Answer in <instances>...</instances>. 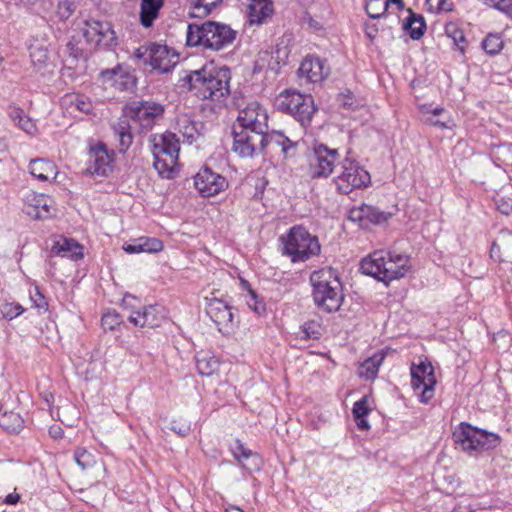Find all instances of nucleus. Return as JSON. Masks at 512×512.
Listing matches in <instances>:
<instances>
[{"label": "nucleus", "instance_id": "13d9d810", "mask_svg": "<svg viewBox=\"0 0 512 512\" xmlns=\"http://www.w3.org/2000/svg\"><path fill=\"white\" fill-rule=\"evenodd\" d=\"M303 21L315 31L321 30L323 28L322 21L315 19L310 11L306 12L305 16L303 17Z\"/></svg>", "mask_w": 512, "mask_h": 512}, {"label": "nucleus", "instance_id": "aec40b11", "mask_svg": "<svg viewBox=\"0 0 512 512\" xmlns=\"http://www.w3.org/2000/svg\"><path fill=\"white\" fill-rule=\"evenodd\" d=\"M25 211L35 219H44L52 215L54 201L45 194L28 192L25 196Z\"/></svg>", "mask_w": 512, "mask_h": 512}, {"label": "nucleus", "instance_id": "3c124183", "mask_svg": "<svg viewBox=\"0 0 512 512\" xmlns=\"http://www.w3.org/2000/svg\"><path fill=\"white\" fill-rule=\"evenodd\" d=\"M24 312V308L18 303L5 302L0 305V313L3 318L12 320Z\"/></svg>", "mask_w": 512, "mask_h": 512}, {"label": "nucleus", "instance_id": "1a4fd4ad", "mask_svg": "<svg viewBox=\"0 0 512 512\" xmlns=\"http://www.w3.org/2000/svg\"><path fill=\"white\" fill-rule=\"evenodd\" d=\"M126 117L149 130L163 118V105L153 101H133L124 107Z\"/></svg>", "mask_w": 512, "mask_h": 512}, {"label": "nucleus", "instance_id": "b1692460", "mask_svg": "<svg viewBox=\"0 0 512 512\" xmlns=\"http://www.w3.org/2000/svg\"><path fill=\"white\" fill-rule=\"evenodd\" d=\"M51 254L77 261L83 258V247L74 239L60 237L51 247Z\"/></svg>", "mask_w": 512, "mask_h": 512}, {"label": "nucleus", "instance_id": "c9c22d12", "mask_svg": "<svg viewBox=\"0 0 512 512\" xmlns=\"http://www.w3.org/2000/svg\"><path fill=\"white\" fill-rule=\"evenodd\" d=\"M196 365L198 372L203 376H210L219 368V361L208 354H198L196 356Z\"/></svg>", "mask_w": 512, "mask_h": 512}, {"label": "nucleus", "instance_id": "72a5a7b5", "mask_svg": "<svg viewBox=\"0 0 512 512\" xmlns=\"http://www.w3.org/2000/svg\"><path fill=\"white\" fill-rule=\"evenodd\" d=\"M350 218L354 220L366 219L373 223H381L387 219L384 212L367 204H363L359 208L351 210Z\"/></svg>", "mask_w": 512, "mask_h": 512}, {"label": "nucleus", "instance_id": "39448f33", "mask_svg": "<svg viewBox=\"0 0 512 512\" xmlns=\"http://www.w3.org/2000/svg\"><path fill=\"white\" fill-rule=\"evenodd\" d=\"M149 142L154 158V168L161 177L173 178L180 151L179 139L176 134L169 131L153 134L150 136Z\"/></svg>", "mask_w": 512, "mask_h": 512}, {"label": "nucleus", "instance_id": "6e6d98bb", "mask_svg": "<svg viewBox=\"0 0 512 512\" xmlns=\"http://www.w3.org/2000/svg\"><path fill=\"white\" fill-rule=\"evenodd\" d=\"M75 11V5L73 2L69 0H64L59 2L57 7V15L60 19L66 20L68 19L73 12Z\"/></svg>", "mask_w": 512, "mask_h": 512}, {"label": "nucleus", "instance_id": "a18cd8bd", "mask_svg": "<svg viewBox=\"0 0 512 512\" xmlns=\"http://www.w3.org/2000/svg\"><path fill=\"white\" fill-rule=\"evenodd\" d=\"M389 6V0H367L366 1V12L373 18H380L385 14Z\"/></svg>", "mask_w": 512, "mask_h": 512}, {"label": "nucleus", "instance_id": "79ce46f5", "mask_svg": "<svg viewBox=\"0 0 512 512\" xmlns=\"http://www.w3.org/2000/svg\"><path fill=\"white\" fill-rule=\"evenodd\" d=\"M193 4L190 15L192 17H205L211 13V11L217 7L222 0H191Z\"/></svg>", "mask_w": 512, "mask_h": 512}, {"label": "nucleus", "instance_id": "6e6552de", "mask_svg": "<svg viewBox=\"0 0 512 512\" xmlns=\"http://www.w3.org/2000/svg\"><path fill=\"white\" fill-rule=\"evenodd\" d=\"M338 192L349 194L355 189L366 188L371 184V177L367 170L355 160L346 157L340 166V172L334 178Z\"/></svg>", "mask_w": 512, "mask_h": 512}, {"label": "nucleus", "instance_id": "f03ea898", "mask_svg": "<svg viewBox=\"0 0 512 512\" xmlns=\"http://www.w3.org/2000/svg\"><path fill=\"white\" fill-rule=\"evenodd\" d=\"M410 256L390 250H376L362 259L360 270L385 284L403 278L410 271Z\"/></svg>", "mask_w": 512, "mask_h": 512}, {"label": "nucleus", "instance_id": "f8f14e48", "mask_svg": "<svg viewBox=\"0 0 512 512\" xmlns=\"http://www.w3.org/2000/svg\"><path fill=\"white\" fill-rule=\"evenodd\" d=\"M135 56L152 69L167 73L175 66L176 60L166 45L150 43L143 45L135 51Z\"/></svg>", "mask_w": 512, "mask_h": 512}, {"label": "nucleus", "instance_id": "f257e3e1", "mask_svg": "<svg viewBox=\"0 0 512 512\" xmlns=\"http://www.w3.org/2000/svg\"><path fill=\"white\" fill-rule=\"evenodd\" d=\"M230 70L227 67L194 70L180 79V86L193 91L200 99L222 103L230 93Z\"/></svg>", "mask_w": 512, "mask_h": 512}, {"label": "nucleus", "instance_id": "603ef678", "mask_svg": "<svg viewBox=\"0 0 512 512\" xmlns=\"http://www.w3.org/2000/svg\"><path fill=\"white\" fill-rule=\"evenodd\" d=\"M248 307L253 310L258 316H263L266 313L265 303L259 299L258 295L253 290H249L246 299Z\"/></svg>", "mask_w": 512, "mask_h": 512}, {"label": "nucleus", "instance_id": "8fccbe9b", "mask_svg": "<svg viewBox=\"0 0 512 512\" xmlns=\"http://www.w3.org/2000/svg\"><path fill=\"white\" fill-rule=\"evenodd\" d=\"M137 242L141 253H157L163 249V243L158 238L140 237Z\"/></svg>", "mask_w": 512, "mask_h": 512}, {"label": "nucleus", "instance_id": "2f4dec72", "mask_svg": "<svg viewBox=\"0 0 512 512\" xmlns=\"http://www.w3.org/2000/svg\"><path fill=\"white\" fill-rule=\"evenodd\" d=\"M130 117H126L125 113L114 125V132L118 137L121 151H126L133 143V135L129 123Z\"/></svg>", "mask_w": 512, "mask_h": 512}, {"label": "nucleus", "instance_id": "69168bd1", "mask_svg": "<svg viewBox=\"0 0 512 512\" xmlns=\"http://www.w3.org/2000/svg\"><path fill=\"white\" fill-rule=\"evenodd\" d=\"M377 32H378V29L374 24L373 25L366 24L365 33H366L367 37H369L371 40L376 37Z\"/></svg>", "mask_w": 512, "mask_h": 512}, {"label": "nucleus", "instance_id": "c756f323", "mask_svg": "<svg viewBox=\"0 0 512 512\" xmlns=\"http://www.w3.org/2000/svg\"><path fill=\"white\" fill-rule=\"evenodd\" d=\"M385 357L386 353L384 351H378L371 357L367 358L359 365L357 370L358 376L366 380L375 379Z\"/></svg>", "mask_w": 512, "mask_h": 512}, {"label": "nucleus", "instance_id": "0eeeda50", "mask_svg": "<svg viewBox=\"0 0 512 512\" xmlns=\"http://www.w3.org/2000/svg\"><path fill=\"white\" fill-rule=\"evenodd\" d=\"M274 105L278 110L291 114L302 125L309 123L316 111L312 96L301 94L295 89L280 92Z\"/></svg>", "mask_w": 512, "mask_h": 512}, {"label": "nucleus", "instance_id": "774afa93", "mask_svg": "<svg viewBox=\"0 0 512 512\" xmlns=\"http://www.w3.org/2000/svg\"><path fill=\"white\" fill-rule=\"evenodd\" d=\"M20 499V496L18 494H9L7 497H6V500L5 502L7 504H16Z\"/></svg>", "mask_w": 512, "mask_h": 512}, {"label": "nucleus", "instance_id": "a878e982", "mask_svg": "<svg viewBox=\"0 0 512 512\" xmlns=\"http://www.w3.org/2000/svg\"><path fill=\"white\" fill-rule=\"evenodd\" d=\"M294 146L295 143L279 131L263 133V152L279 149L283 154H287L289 149Z\"/></svg>", "mask_w": 512, "mask_h": 512}, {"label": "nucleus", "instance_id": "864d4df0", "mask_svg": "<svg viewBox=\"0 0 512 512\" xmlns=\"http://www.w3.org/2000/svg\"><path fill=\"white\" fill-rule=\"evenodd\" d=\"M122 323V316L116 311H108L101 319L102 327L105 330H113Z\"/></svg>", "mask_w": 512, "mask_h": 512}, {"label": "nucleus", "instance_id": "09e8293b", "mask_svg": "<svg viewBox=\"0 0 512 512\" xmlns=\"http://www.w3.org/2000/svg\"><path fill=\"white\" fill-rule=\"evenodd\" d=\"M74 460L83 470L95 464V457L86 448L79 447L74 452Z\"/></svg>", "mask_w": 512, "mask_h": 512}, {"label": "nucleus", "instance_id": "dca6fc26", "mask_svg": "<svg viewBox=\"0 0 512 512\" xmlns=\"http://www.w3.org/2000/svg\"><path fill=\"white\" fill-rule=\"evenodd\" d=\"M86 173L89 175L107 176L113 170L114 152H109L106 145L98 142L89 149Z\"/></svg>", "mask_w": 512, "mask_h": 512}, {"label": "nucleus", "instance_id": "393cba45", "mask_svg": "<svg viewBox=\"0 0 512 512\" xmlns=\"http://www.w3.org/2000/svg\"><path fill=\"white\" fill-rule=\"evenodd\" d=\"M164 0H141L139 19L144 28H150L159 18Z\"/></svg>", "mask_w": 512, "mask_h": 512}, {"label": "nucleus", "instance_id": "9b49d317", "mask_svg": "<svg viewBox=\"0 0 512 512\" xmlns=\"http://www.w3.org/2000/svg\"><path fill=\"white\" fill-rule=\"evenodd\" d=\"M436 377L434 368L428 361L421 360L411 366V386L422 403H428L434 397Z\"/></svg>", "mask_w": 512, "mask_h": 512}, {"label": "nucleus", "instance_id": "f3484780", "mask_svg": "<svg viewBox=\"0 0 512 512\" xmlns=\"http://www.w3.org/2000/svg\"><path fill=\"white\" fill-rule=\"evenodd\" d=\"M82 34L87 43L91 46L109 47L115 41V32L111 24L95 19H89L84 22Z\"/></svg>", "mask_w": 512, "mask_h": 512}, {"label": "nucleus", "instance_id": "0e129e2a", "mask_svg": "<svg viewBox=\"0 0 512 512\" xmlns=\"http://www.w3.org/2000/svg\"><path fill=\"white\" fill-rule=\"evenodd\" d=\"M123 250L129 254L133 253H141L140 246L138 245L137 239H135L132 243H126L123 245Z\"/></svg>", "mask_w": 512, "mask_h": 512}, {"label": "nucleus", "instance_id": "e433bc0d", "mask_svg": "<svg viewBox=\"0 0 512 512\" xmlns=\"http://www.w3.org/2000/svg\"><path fill=\"white\" fill-rule=\"evenodd\" d=\"M10 117L15 124L27 134L33 135L37 131L35 123L24 113L23 110L13 108L10 111Z\"/></svg>", "mask_w": 512, "mask_h": 512}, {"label": "nucleus", "instance_id": "473e14b6", "mask_svg": "<svg viewBox=\"0 0 512 512\" xmlns=\"http://www.w3.org/2000/svg\"><path fill=\"white\" fill-rule=\"evenodd\" d=\"M403 29L413 40H419L426 30L424 17L409 10V16L403 22Z\"/></svg>", "mask_w": 512, "mask_h": 512}, {"label": "nucleus", "instance_id": "9d476101", "mask_svg": "<svg viewBox=\"0 0 512 512\" xmlns=\"http://www.w3.org/2000/svg\"><path fill=\"white\" fill-rule=\"evenodd\" d=\"M135 300L136 298L131 295H126L123 298V307L127 310L130 309L128 320L141 328L161 326L166 318L164 308L160 305H149L134 309L132 302Z\"/></svg>", "mask_w": 512, "mask_h": 512}, {"label": "nucleus", "instance_id": "6ab92c4d", "mask_svg": "<svg viewBox=\"0 0 512 512\" xmlns=\"http://www.w3.org/2000/svg\"><path fill=\"white\" fill-rule=\"evenodd\" d=\"M207 315L217 325L219 332L228 333L232 329V308L223 300L213 298L208 301Z\"/></svg>", "mask_w": 512, "mask_h": 512}, {"label": "nucleus", "instance_id": "c85d7f7f", "mask_svg": "<svg viewBox=\"0 0 512 512\" xmlns=\"http://www.w3.org/2000/svg\"><path fill=\"white\" fill-rule=\"evenodd\" d=\"M231 451L234 457L241 463L243 469L249 471L259 469V457L246 448L240 440L235 441Z\"/></svg>", "mask_w": 512, "mask_h": 512}, {"label": "nucleus", "instance_id": "7c9ffc66", "mask_svg": "<svg viewBox=\"0 0 512 512\" xmlns=\"http://www.w3.org/2000/svg\"><path fill=\"white\" fill-rule=\"evenodd\" d=\"M273 11L270 0H250L248 17L251 24H261Z\"/></svg>", "mask_w": 512, "mask_h": 512}, {"label": "nucleus", "instance_id": "5701e85b", "mask_svg": "<svg viewBox=\"0 0 512 512\" xmlns=\"http://www.w3.org/2000/svg\"><path fill=\"white\" fill-rule=\"evenodd\" d=\"M101 78L103 82L109 83L120 91H125L135 86V77L121 67L102 71Z\"/></svg>", "mask_w": 512, "mask_h": 512}, {"label": "nucleus", "instance_id": "c03bdc74", "mask_svg": "<svg viewBox=\"0 0 512 512\" xmlns=\"http://www.w3.org/2000/svg\"><path fill=\"white\" fill-rule=\"evenodd\" d=\"M445 33L453 40L456 47L463 53L467 44L464 32L455 23H448L445 26Z\"/></svg>", "mask_w": 512, "mask_h": 512}, {"label": "nucleus", "instance_id": "cd10ccee", "mask_svg": "<svg viewBox=\"0 0 512 512\" xmlns=\"http://www.w3.org/2000/svg\"><path fill=\"white\" fill-rule=\"evenodd\" d=\"M202 128L203 124L201 122H196L187 115H181L177 119V130L179 134L190 144L201 136Z\"/></svg>", "mask_w": 512, "mask_h": 512}, {"label": "nucleus", "instance_id": "5fc2aeb1", "mask_svg": "<svg viewBox=\"0 0 512 512\" xmlns=\"http://www.w3.org/2000/svg\"><path fill=\"white\" fill-rule=\"evenodd\" d=\"M430 10L435 12H450L453 10V3L449 0H426Z\"/></svg>", "mask_w": 512, "mask_h": 512}, {"label": "nucleus", "instance_id": "e2e57ef3", "mask_svg": "<svg viewBox=\"0 0 512 512\" xmlns=\"http://www.w3.org/2000/svg\"><path fill=\"white\" fill-rule=\"evenodd\" d=\"M494 8L507 14H512V0H497Z\"/></svg>", "mask_w": 512, "mask_h": 512}, {"label": "nucleus", "instance_id": "423d86ee", "mask_svg": "<svg viewBox=\"0 0 512 512\" xmlns=\"http://www.w3.org/2000/svg\"><path fill=\"white\" fill-rule=\"evenodd\" d=\"M280 239L283 243V254L290 257L294 263L305 262L320 254L318 238L302 226H293L287 235L281 236Z\"/></svg>", "mask_w": 512, "mask_h": 512}, {"label": "nucleus", "instance_id": "bf43d9fd", "mask_svg": "<svg viewBox=\"0 0 512 512\" xmlns=\"http://www.w3.org/2000/svg\"><path fill=\"white\" fill-rule=\"evenodd\" d=\"M497 209L504 215H509L512 211V202L510 200H504L499 198L495 200Z\"/></svg>", "mask_w": 512, "mask_h": 512}, {"label": "nucleus", "instance_id": "412c9836", "mask_svg": "<svg viewBox=\"0 0 512 512\" xmlns=\"http://www.w3.org/2000/svg\"><path fill=\"white\" fill-rule=\"evenodd\" d=\"M330 69L316 56H307L300 64L298 74L307 82L320 83L329 75Z\"/></svg>", "mask_w": 512, "mask_h": 512}, {"label": "nucleus", "instance_id": "a19ab883", "mask_svg": "<svg viewBox=\"0 0 512 512\" xmlns=\"http://www.w3.org/2000/svg\"><path fill=\"white\" fill-rule=\"evenodd\" d=\"M500 443L501 437L498 434L479 429L478 452L495 449Z\"/></svg>", "mask_w": 512, "mask_h": 512}, {"label": "nucleus", "instance_id": "bb28decb", "mask_svg": "<svg viewBox=\"0 0 512 512\" xmlns=\"http://www.w3.org/2000/svg\"><path fill=\"white\" fill-rule=\"evenodd\" d=\"M29 171L32 176L40 181L55 179L58 173L57 167L52 161L42 158L31 160Z\"/></svg>", "mask_w": 512, "mask_h": 512}, {"label": "nucleus", "instance_id": "7ed1b4c3", "mask_svg": "<svg viewBox=\"0 0 512 512\" xmlns=\"http://www.w3.org/2000/svg\"><path fill=\"white\" fill-rule=\"evenodd\" d=\"M237 32L230 26L214 21H206L202 24H189L186 32V44L191 47L203 49L221 50L230 46Z\"/></svg>", "mask_w": 512, "mask_h": 512}, {"label": "nucleus", "instance_id": "20e7f679", "mask_svg": "<svg viewBox=\"0 0 512 512\" xmlns=\"http://www.w3.org/2000/svg\"><path fill=\"white\" fill-rule=\"evenodd\" d=\"M312 296L317 307L326 312H336L340 309L344 295L342 284L337 272L332 268H322L310 275Z\"/></svg>", "mask_w": 512, "mask_h": 512}, {"label": "nucleus", "instance_id": "4be33fe9", "mask_svg": "<svg viewBox=\"0 0 512 512\" xmlns=\"http://www.w3.org/2000/svg\"><path fill=\"white\" fill-rule=\"evenodd\" d=\"M453 438L464 451L478 452L479 445V428L462 422L458 428L453 432Z\"/></svg>", "mask_w": 512, "mask_h": 512}, {"label": "nucleus", "instance_id": "4d7b16f0", "mask_svg": "<svg viewBox=\"0 0 512 512\" xmlns=\"http://www.w3.org/2000/svg\"><path fill=\"white\" fill-rule=\"evenodd\" d=\"M338 101L343 107L352 110L356 109L359 106L358 101L350 92L340 94Z\"/></svg>", "mask_w": 512, "mask_h": 512}, {"label": "nucleus", "instance_id": "f704fd0d", "mask_svg": "<svg viewBox=\"0 0 512 512\" xmlns=\"http://www.w3.org/2000/svg\"><path fill=\"white\" fill-rule=\"evenodd\" d=\"M370 408L368 407V398L363 396L360 400L356 401L353 406V416L356 421V425L360 430H368L370 425L366 419L369 414Z\"/></svg>", "mask_w": 512, "mask_h": 512}, {"label": "nucleus", "instance_id": "4c0bfd02", "mask_svg": "<svg viewBox=\"0 0 512 512\" xmlns=\"http://www.w3.org/2000/svg\"><path fill=\"white\" fill-rule=\"evenodd\" d=\"M30 58L32 65L37 71L42 70L49 64L48 50L43 45H31L30 46Z\"/></svg>", "mask_w": 512, "mask_h": 512}, {"label": "nucleus", "instance_id": "2eb2a0df", "mask_svg": "<svg viewBox=\"0 0 512 512\" xmlns=\"http://www.w3.org/2000/svg\"><path fill=\"white\" fill-rule=\"evenodd\" d=\"M237 121L239 128L251 129L254 132L265 133L268 129L267 110L257 101L249 102L241 109Z\"/></svg>", "mask_w": 512, "mask_h": 512}, {"label": "nucleus", "instance_id": "49530a36", "mask_svg": "<svg viewBox=\"0 0 512 512\" xmlns=\"http://www.w3.org/2000/svg\"><path fill=\"white\" fill-rule=\"evenodd\" d=\"M301 330L303 333V339L309 340V339H319L322 335V325L320 321L318 320H309L306 321L302 326Z\"/></svg>", "mask_w": 512, "mask_h": 512}, {"label": "nucleus", "instance_id": "de8ad7c7", "mask_svg": "<svg viewBox=\"0 0 512 512\" xmlns=\"http://www.w3.org/2000/svg\"><path fill=\"white\" fill-rule=\"evenodd\" d=\"M482 48L487 54L497 55L503 49V41L497 34H489L482 42Z\"/></svg>", "mask_w": 512, "mask_h": 512}, {"label": "nucleus", "instance_id": "680f3d73", "mask_svg": "<svg viewBox=\"0 0 512 512\" xmlns=\"http://www.w3.org/2000/svg\"><path fill=\"white\" fill-rule=\"evenodd\" d=\"M31 300L33 301L35 307L38 309L46 310L48 307L44 296L37 289L35 290V294L31 295Z\"/></svg>", "mask_w": 512, "mask_h": 512}, {"label": "nucleus", "instance_id": "ea45409f", "mask_svg": "<svg viewBox=\"0 0 512 512\" xmlns=\"http://www.w3.org/2000/svg\"><path fill=\"white\" fill-rule=\"evenodd\" d=\"M492 156L497 166L512 164V144H501L493 149Z\"/></svg>", "mask_w": 512, "mask_h": 512}, {"label": "nucleus", "instance_id": "37998d69", "mask_svg": "<svg viewBox=\"0 0 512 512\" xmlns=\"http://www.w3.org/2000/svg\"><path fill=\"white\" fill-rule=\"evenodd\" d=\"M0 425L7 431L15 433L21 430L23 419L18 413H4L0 417Z\"/></svg>", "mask_w": 512, "mask_h": 512}, {"label": "nucleus", "instance_id": "58836bf2", "mask_svg": "<svg viewBox=\"0 0 512 512\" xmlns=\"http://www.w3.org/2000/svg\"><path fill=\"white\" fill-rule=\"evenodd\" d=\"M65 102L75 107L76 110L84 114H90L93 111V103L90 98L80 94H70L65 96Z\"/></svg>", "mask_w": 512, "mask_h": 512}, {"label": "nucleus", "instance_id": "ddd939ff", "mask_svg": "<svg viewBox=\"0 0 512 512\" xmlns=\"http://www.w3.org/2000/svg\"><path fill=\"white\" fill-rule=\"evenodd\" d=\"M232 151L241 158H252L263 153V133L251 129L237 128L233 131Z\"/></svg>", "mask_w": 512, "mask_h": 512}, {"label": "nucleus", "instance_id": "338daca9", "mask_svg": "<svg viewBox=\"0 0 512 512\" xmlns=\"http://www.w3.org/2000/svg\"><path fill=\"white\" fill-rule=\"evenodd\" d=\"M49 434L51 435V437L55 439L61 438L63 435V430L61 429L60 426L55 425L49 429Z\"/></svg>", "mask_w": 512, "mask_h": 512}, {"label": "nucleus", "instance_id": "4468645a", "mask_svg": "<svg viewBox=\"0 0 512 512\" xmlns=\"http://www.w3.org/2000/svg\"><path fill=\"white\" fill-rule=\"evenodd\" d=\"M338 159L339 153L337 149H330L324 144L316 145L309 164L312 177L320 178L331 175Z\"/></svg>", "mask_w": 512, "mask_h": 512}, {"label": "nucleus", "instance_id": "a211bd4d", "mask_svg": "<svg viewBox=\"0 0 512 512\" xmlns=\"http://www.w3.org/2000/svg\"><path fill=\"white\" fill-rule=\"evenodd\" d=\"M194 186L201 196L212 197L223 191L228 183L225 177L204 167L195 175Z\"/></svg>", "mask_w": 512, "mask_h": 512}, {"label": "nucleus", "instance_id": "052dcab7", "mask_svg": "<svg viewBox=\"0 0 512 512\" xmlns=\"http://www.w3.org/2000/svg\"><path fill=\"white\" fill-rule=\"evenodd\" d=\"M171 430L177 433L180 436H186L191 428L189 423H177V421H173L171 424Z\"/></svg>", "mask_w": 512, "mask_h": 512}]
</instances>
